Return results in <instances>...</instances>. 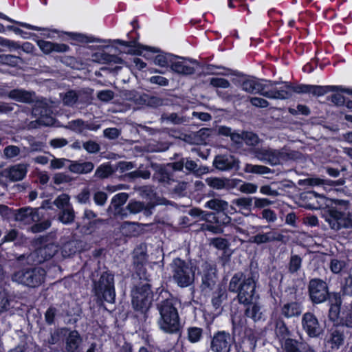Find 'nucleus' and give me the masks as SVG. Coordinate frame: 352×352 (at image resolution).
Masks as SVG:
<instances>
[{
  "label": "nucleus",
  "instance_id": "obj_1",
  "mask_svg": "<svg viewBox=\"0 0 352 352\" xmlns=\"http://www.w3.org/2000/svg\"><path fill=\"white\" fill-rule=\"evenodd\" d=\"M278 85H280L278 82L249 78L245 80L241 86L242 89L248 93L259 94L270 99L284 100L288 98L291 95V87L288 84L284 82L277 88Z\"/></svg>",
  "mask_w": 352,
  "mask_h": 352
},
{
  "label": "nucleus",
  "instance_id": "obj_2",
  "mask_svg": "<svg viewBox=\"0 0 352 352\" xmlns=\"http://www.w3.org/2000/svg\"><path fill=\"white\" fill-rule=\"evenodd\" d=\"M242 274H235L230 280L229 289L232 292H238V299L241 303L248 305L257 301L258 295L255 292L256 277L250 276L241 280Z\"/></svg>",
  "mask_w": 352,
  "mask_h": 352
},
{
  "label": "nucleus",
  "instance_id": "obj_3",
  "mask_svg": "<svg viewBox=\"0 0 352 352\" xmlns=\"http://www.w3.org/2000/svg\"><path fill=\"white\" fill-rule=\"evenodd\" d=\"M177 303V300L170 298L162 302L158 306L160 314L158 326L165 333H174L179 331V318L176 308Z\"/></svg>",
  "mask_w": 352,
  "mask_h": 352
},
{
  "label": "nucleus",
  "instance_id": "obj_4",
  "mask_svg": "<svg viewBox=\"0 0 352 352\" xmlns=\"http://www.w3.org/2000/svg\"><path fill=\"white\" fill-rule=\"evenodd\" d=\"M45 276V270L40 267L23 269L14 273L12 280L19 284L35 287L43 282Z\"/></svg>",
  "mask_w": 352,
  "mask_h": 352
},
{
  "label": "nucleus",
  "instance_id": "obj_5",
  "mask_svg": "<svg viewBox=\"0 0 352 352\" xmlns=\"http://www.w3.org/2000/svg\"><path fill=\"white\" fill-rule=\"evenodd\" d=\"M171 268L173 278L179 287H185L191 285L195 278V272L191 266L180 258L173 261Z\"/></svg>",
  "mask_w": 352,
  "mask_h": 352
},
{
  "label": "nucleus",
  "instance_id": "obj_6",
  "mask_svg": "<svg viewBox=\"0 0 352 352\" xmlns=\"http://www.w3.org/2000/svg\"><path fill=\"white\" fill-rule=\"evenodd\" d=\"M132 305L140 314L146 313L152 302L153 295L148 284L135 287L132 291Z\"/></svg>",
  "mask_w": 352,
  "mask_h": 352
},
{
  "label": "nucleus",
  "instance_id": "obj_7",
  "mask_svg": "<svg viewBox=\"0 0 352 352\" xmlns=\"http://www.w3.org/2000/svg\"><path fill=\"white\" fill-rule=\"evenodd\" d=\"M94 290L96 296H102L105 301L113 303L116 296L113 276L108 272L103 273L99 281L94 284Z\"/></svg>",
  "mask_w": 352,
  "mask_h": 352
},
{
  "label": "nucleus",
  "instance_id": "obj_8",
  "mask_svg": "<svg viewBox=\"0 0 352 352\" xmlns=\"http://www.w3.org/2000/svg\"><path fill=\"white\" fill-rule=\"evenodd\" d=\"M255 157L260 161L271 165H276L287 159L285 150H275L270 148H261L255 150Z\"/></svg>",
  "mask_w": 352,
  "mask_h": 352
},
{
  "label": "nucleus",
  "instance_id": "obj_9",
  "mask_svg": "<svg viewBox=\"0 0 352 352\" xmlns=\"http://www.w3.org/2000/svg\"><path fill=\"white\" fill-rule=\"evenodd\" d=\"M234 342V338L225 331L214 333L210 341V349L213 352H229Z\"/></svg>",
  "mask_w": 352,
  "mask_h": 352
},
{
  "label": "nucleus",
  "instance_id": "obj_10",
  "mask_svg": "<svg viewBox=\"0 0 352 352\" xmlns=\"http://www.w3.org/2000/svg\"><path fill=\"white\" fill-rule=\"evenodd\" d=\"M327 221L330 227L336 230L352 228V214L350 212L344 214L336 209H332L329 211Z\"/></svg>",
  "mask_w": 352,
  "mask_h": 352
},
{
  "label": "nucleus",
  "instance_id": "obj_11",
  "mask_svg": "<svg viewBox=\"0 0 352 352\" xmlns=\"http://www.w3.org/2000/svg\"><path fill=\"white\" fill-rule=\"evenodd\" d=\"M14 220L19 223L20 226L30 225L40 221L41 215L39 208L30 207L21 208L14 210Z\"/></svg>",
  "mask_w": 352,
  "mask_h": 352
},
{
  "label": "nucleus",
  "instance_id": "obj_12",
  "mask_svg": "<svg viewBox=\"0 0 352 352\" xmlns=\"http://www.w3.org/2000/svg\"><path fill=\"white\" fill-rule=\"evenodd\" d=\"M201 274V288L204 291H211L217 282L216 268L207 262L202 263L200 269Z\"/></svg>",
  "mask_w": 352,
  "mask_h": 352
},
{
  "label": "nucleus",
  "instance_id": "obj_13",
  "mask_svg": "<svg viewBox=\"0 0 352 352\" xmlns=\"http://www.w3.org/2000/svg\"><path fill=\"white\" fill-rule=\"evenodd\" d=\"M309 295L315 303H321L325 301L328 295L327 283L319 279H313L309 283Z\"/></svg>",
  "mask_w": 352,
  "mask_h": 352
},
{
  "label": "nucleus",
  "instance_id": "obj_14",
  "mask_svg": "<svg viewBox=\"0 0 352 352\" xmlns=\"http://www.w3.org/2000/svg\"><path fill=\"white\" fill-rule=\"evenodd\" d=\"M195 61L182 57L173 56L170 65V69L179 75L187 76L195 73L193 65Z\"/></svg>",
  "mask_w": 352,
  "mask_h": 352
},
{
  "label": "nucleus",
  "instance_id": "obj_15",
  "mask_svg": "<svg viewBox=\"0 0 352 352\" xmlns=\"http://www.w3.org/2000/svg\"><path fill=\"white\" fill-rule=\"evenodd\" d=\"M302 325L303 329L310 337H318L322 332V327L317 318L311 313L307 312L303 315Z\"/></svg>",
  "mask_w": 352,
  "mask_h": 352
},
{
  "label": "nucleus",
  "instance_id": "obj_16",
  "mask_svg": "<svg viewBox=\"0 0 352 352\" xmlns=\"http://www.w3.org/2000/svg\"><path fill=\"white\" fill-rule=\"evenodd\" d=\"M58 250V247L54 243H49L37 249L33 254L32 258H36L35 261L42 263L52 258Z\"/></svg>",
  "mask_w": 352,
  "mask_h": 352
},
{
  "label": "nucleus",
  "instance_id": "obj_17",
  "mask_svg": "<svg viewBox=\"0 0 352 352\" xmlns=\"http://www.w3.org/2000/svg\"><path fill=\"white\" fill-rule=\"evenodd\" d=\"M28 166L25 164H17L13 165L3 171L5 177L11 181L16 182L22 180L26 175Z\"/></svg>",
  "mask_w": 352,
  "mask_h": 352
},
{
  "label": "nucleus",
  "instance_id": "obj_18",
  "mask_svg": "<svg viewBox=\"0 0 352 352\" xmlns=\"http://www.w3.org/2000/svg\"><path fill=\"white\" fill-rule=\"evenodd\" d=\"M214 166L221 170L239 167V161L232 155H219L214 160Z\"/></svg>",
  "mask_w": 352,
  "mask_h": 352
},
{
  "label": "nucleus",
  "instance_id": "obj_19",
  "mask_svg": "<svg viewBox=\"0 0 352 352\" xmlns=\"http://www.w3.org/2000/svg\"><path fill=\"white\" fill-rule=\"evenodd\" d=\"M36 43L40 50L45 54H48L52 52H66L69 50V46L63 43H56L44 40H38Z\"/></svg>",
  "mask_w": 352,
  "mask_h": 352
},
{
  "label": "nucleus",
  "instance_id": "obj_20",
  "mask_svg": "<svg viewBox=\"0 0 352 352\" xmlns=\"http://www.w3.org/2000/svg\"><path fill=\"white\" fill-rule=\"evenodd\" d=\"M331 303L329 316L331 320L338 322L341 311L342 300L340 294L333 293L329 296Z\"/></svg>",
  "mask_w": 352,
  "mask_h": 352
},
{
  "label": "nucleus",
  "instance_id": "obj_21",
  "mask_svg": "<svg viewBox=\"0 0 352 352\" xmlns=\"http://www.w3.org/2000/svg\"><path fill=\"white\" fill-rule=\"evenodd\" d=\"M205 207L217 212H227L230 214L236 212V209L221 199H212L205 204Z\"/></svg>",
  "mask_w": 352,
  "mask_h": 352
},
{
  "label": "nucleus",
  "instance_id": "obj_22",
  "mask_svg": "<svg viewBox=\"0 0 352 352\" xmlns=\"http://www.w3.org/2000/svg\"><path fill=\"white\" fill-rule=\"evenodd\" d=\"M343 332L338 329H331L327 339V346L332 350H338L344 344Z\"/></svg>",
  "mask_w": 352,
  "mask_h": 352
},
{
  "label": "nucleus",
  "instance_id": "obj_23",
  "mask_svg": "<svg viewBox=\"0 0 352 352\" xmlns=\"http://www.w3.org/2000/svg\"><path fill=\"white\" fill-rule=\"evenodd\" d=\"M340 91L352 95V90L344 89L340 86H318L311 85L310 93L315 96H321L330 91Z\"/></svg>",
  "mask_w": 352,
  "mask_h": 352
},
{
  "label": "nucleus",
  "instance_id": "obj_24",
  "mask_svg": "<svg viewBox=\"0 0 352 352\" xmlns=\"http://www.w3.org/2000/svg\"><path fill=\"white\" fill-rule=\"evenodd\" d=\"M81 338L76 331H71L66 340V350L67 352H79Z\"/></svg>",
  "mask_w": 352,
  "mask_h": 352
},
{
  "label": "nucleus",
  "instance_id": "obj_25",
  "mask_svg": "<svg viewBox=\"0 0 352 352\" xmlns=\"http://www.w3.org/2000/svg\"><path fill=\"white\" fill-rule=\"evenodd\" d=\"M281 235L272 230L266 233H260L253 236L250 241L256 244L265 243L274 241H280Z\"/></svg>",
  "mask_w": 352,
  "mask_h": 352
},
{
  "label": "nucleus",
  "instance_id": "obj_26",
  "mask_svg": "<svg viewBox=\"0 0 352 352\" xmlns=\"http://www.w3.org/2000/svg\"><path fill=\"white\" fill-rule=\"evenodd\" d=\"M301 312L302 307L300 305L296 302L286 303L281 309L282 314L286 318L298 316Z\"/></svg>",
  "mask_w": 352,
  "mask_h": 352
},
{
  "label": "nucleus",
  "instance_id": "obj_27",
  "mask_svg": "<svg viewBox=\"0 0 352 352\" xmlns=\"http://www.w3.org/2000/svg\"><path fill=\"white\" fill-rule=\"evenodd\" d=\"M217 132L219 135L230 137L231 140L236 144H241L243 142V133L240 134L237 132H234L229 127L221 126L217 129Z\"/></svg>",
  "mask_w": 352,
  "mask_h": 352
},
{
  "label": "nucleus",
  "instance_id": "obj_28",
  "mask_svg": "<svg viewBox=\"0 0 352 352\" xmlns=\"http://www.w3.org/2000/svg\"><path fill=\"white\" fill-rule=\"evenodd\" d=\"M284 346L286 352H314L308 346L293 339H287Z\"/></svg>",
  "mask_w": 352,
  "mask_h": 352
},
{
  "label": "nucleus",
  "instance_id": "obj_29",
  "mask_svg": "<svg viewBox=\"0 0 352 352\" xmlns=\"http://www.w3.org/2000/svg\"><path fill=\"white\" fill-rule=\"evenodd\" d=\"M94 168V164L89 162L82 163L73 162L69 166L70 171L78 174H86L90 173L92 171Z\"/></svg>",
  "mask_w": 352,
  "mask_h": 352
},
{
  "label": "nucleus",
  "instance_id": "obj_30",
  "mask_svg": "<svg viewBox=\"0 0 352 352\" xmlns=\"http://www.w3.org/2000/svg\"><path fill=\"white\" fill-rule=\"evenodd\" d=\"M128 197V195L125 192H121L114 195L111 199L109 210H112L113 208H114V214H118L119 213L120 207L126 203Z\"/></svg>",
  "mask_w": 352,
  "mask_h": 352
},
{
  "label": "nucleus",
  "instance_id": "obj_31",
  "mask_svg": "<svg viewBox=\"0 0 352 352\" xmlns=\"http://www.w3.org/2000/svg\"><path fill=\"white\" fill-rule=\"evenodd\" d=\"M205 182L210 188L216 190L228 188L229 186V179L226 178L210 177H207Z\"/></svg>",
  "mask_w": 352,
  "mask_h": 352
},
{
  "label": "nucleus",
  "instance_id": "obj_32",
  "mask_svg": "<svg viewBox=\"0 0 352 352\" xmlns=\"http://www.w3.org/2000/svg\"><path fill=\"white\" fill-rule=\"evenodd\" d=\"M8 96L11 99L21 102H30L32 100V94L21 89H14L10 91Z\"/></svg>",
  "mask_w": 352,
  "mask_h": 352
},
{
  "label": "nucleus",
  "instance_id": "obj_33",
  "mask_svg": "<svg viewBox=\"0 0 352 352\" xmlns=\"http://www.w3.org/2000/svg\"><path fill=\"white\" fill-rule=\"evenodd\" d=\"M250 306L246 309L245 314L248 317L252 318L254 321L261 319L263 312L261 307L257 301L250 304Z\"/></svg>",
  "mask_w": 352,
  "mask_h": 352
},
{
  "label": "nucleus",
  "instance_id": "obj_34",
  "mask_svg": "<svg viewBox=\"0 0 352 352\" xmlns=\"http://www.w3.org/2000/svg\"><path fill=\"white\" fill-rule=\"evenodd\" d=\"M33 113L35 116L40 114V117L37 120L39 125L51 126L54 124V118L47 114L46 109L43 113V111H40L38 107H35L33 109Z\"/></svg>",
  "mask_w": 352,
  "mask_h": 352
},
{
  "label": "nucleus",
  "instance_id": "obj_35",
  "mask_svg": "<svg viewBox=\"0 0 352 352\" xmlns=\"http://www.w3.org/2000/svg\"><path fill=\"white\" fill-rule=\"evenodd\" d=\"M139 227L138 223L126 221L121 226V232L126 236H135L139 234Z\"/></svg>",
  "mask_w": 352,
  "mask_h": 352
},
{
  "label": "nucleus",
  "instance_id": "obj_36",
  "mask_svg": "<svg viewBox=\"0 0 352 352\" xmlns=\"http://www.w3.org/2000/svg\"><path fill=\"white\" fill-rule=\"evenodd\" d=\"M75 218L74 210L72 207L60 210L58 214V220L64 223L69 224L74 221Z\"/></svg>",
  "mask_w": 352,
  "mask_h": 352
},
{
  "label": "nucleus",
  "instance_id": "obj_37",
  "mask_svg": "<svg viewBox=\"0 0 352 352\" xmlns=\"http://www.w3.org/2000/svg\"><path fill=\"white\" fill-rule=\"evenodd\" d=\"M153 206H154L153 205L150 206L149 208H147L142 202L132 201L128 204L127 208L129 210V212L133 214H137L144 210V214L146 215H148L151 213L150 211V208H153Z\"/></svg>",
  "mask_w": 352,
  "mask_h": 352
},
{
  "label": "nucleus",
  "instance_id": "obj_38",
  "mask_svg": "<svg viewBox=\"0 0 352 352\" xmlns=\"http://www.w3.org/2000/svg\"><path fill=\"white\" fill-rule=\"evenodd\" d=\"M352 320V311L349 307H342L340 311L338 322H336L338 324H342L346 326H349L351 323Z\"/></svg>",
  "mask_w": 352,
  "mask_h": 352
},
{
  "label": "nucleus",
  "instance_id": "obj_39",
  "mask_svg": "<svg viewBox=\"0 0 352 352\" xmlns=\"http://www.w3.org/2000/svg\"><path fill=\"white\" fill-rule=\"evenodd\" d=\"M275 333L280 340L289 339V332L283 320H278L276 323Z\"/></svg>",
  "mask_w": 352,
  "mask_h": 352
},
{
  "label": "nucleus",
  "instance_id": "obj_40",
  "mask_svg": "<svg viewBox=\"0 0 352 352\" xmlns=\"http://www.w3.org/2000/svg\"><path fill=\"white\" fill-rule=\"evenodd\" d=\"M173 56L172 54H157L154 58V63L160 67H170Z\"/></svg>",
  "mask_w": 352,
  "mask_h": 352
},
{
  "label": "nucleus",
  "instance_id": "obj_41",
  "mask_svg": "<svg viewBox=\"0 0 352 352\" xmlns=\"http://www.w3.org/2000/svg\"><path fill=\"white\" fill-rule=\"evenodd\" d=\"M54 204L60 210L72 207L70 204V197L67 194H61L54 201Z\"/></svg>",
  "mask_w": 352,
  "mask_h": 352
},
{
  "label": "nucleus",
  "instance_id": "obj_42",
  "mask_svg": "<svg viewBox=\"0 0 352 352\" xmlns=\"http://www.w3.org/2000/svg\"><path fill=\"white\" fill-rule=\"evenodd\" d=\"M244 171L246 173L263 175L269 173L270 172V169L262 165H252L247 164L244 168Z\"/></svg>",
  "mask_w": 352,
  "mask_h": 352
},
{
  "label": "nucleus",
  "instance_id": "obj_43",
  "mask_svg": "<svg viewBox=\"0 0 352 352\" xmlns=\"http://www.w3.org/2000/svg\"><path fill=\"white\" fill-rule=\"evenodd\" d=\"M21 62L19 57L10 55V54H2L0 55V63L8 65L9 66L15 67Z\"/></svg>",
  "mask_w": 352,
  "mask_h": 352
},
{
  "label": "nucleus",
  "instance_id": "obj_44",
  "mask_svg": "<svg viewBox=\"0 0 352 352\" xmlns=\"http://www.w3.org/2000/svg\"><path fill=\"white\" fill-rule=\"evenodd\" d=\"M113 169L111 166L108 164H102L97 168L95 172V176L98 178H106L108 177L113 173Z\"/></svg>",
  "mask_w": 352,
  "mask_h": 352
},
{
  "label": "nucleus",
  "instance_id": "obj_45",
  "mask_svg": "<svg viewBox=\"0 0 352 352\" xmlns=\"http://www.w3.org/2000/svg\"><path fill=\"white\" fill-rule=\"evenodd\" d=\"M184 167L188 170L193 171L197 175L204 174L208 172V168H197V164L195 162L188 159H184Z\"/></svg>",
  "mask_w": 352,
  "mask_h": 352
},
{
  "label": "nucleus",
  "instance_id": "obj_46",
  "mask_svg": "<svg viewBox=\"0 0 352 352\" xmlns=\"http://www.w3.org/2000/svg\"><path fill=\"white\" fill-rule=\"evenodd\" d=\"M0 18L3 19L4 20H6L8 21H10V22H14V23H18L21 27H23V28L29 29V30H36V31H45V32L47 31V30L46 28L34 26V25H30V24L26 23L16 22L1 12H0Z\"/></svg>",
  "mask_w": 352,
  "mask_h": 352
},
{
  "label": "nucleus",
  "instance_id": "obj_47",
  "mask_svg": "<svg viewBox=\"0 0 352 352\" xmlns=\"http://www.w3.org/2000/svg\"><path fill=\"white\" fill-rule=\"evenodd\" d=\"M345 265L346 263L344 260L333 258L330 261L329 267L333 273L338 274L343 270Z\"/></svg>",
  "mask_w": 352,
  "mask_h": 352
},
{
  "label": "nucleus",
  "instance_id": "obj_48",
  "mask_svg": "<svg viewBox=\"0 0 352 352\" xmlns=\"http://www.w3.org/2000/svg\"><path fill=\"white\" fill-rule=\"evenodd\" d=\"M96 214L91 210H85L84 212V223H89L90 226V228H89L87 230V232H91V230H90L94 227V226L96 224Z\"/></svg>",
  "mask_w": 352,
  "mask_h": 352
},
{
  "label": "nucleus",
  "instance_id": "obj_49",
  "mask_svg": "<svg viewBox=\"0 0 352 352\" xmlns=\"http://www.w3.org/2000/svg\"><path fill=\"white\" fill-rule=\"evenodd\" d=\"M78 94L74 91H69L64 94L63 96V103L68 106L74 105L78 100Z\"/></svg>",
  "mask_w": 352,
  "mask_h": 352
},
{
  "label": "nucleus",
  "instance_id": "obj_50",
  "mask_svg": "<svg viewBox=\"0 0 352 352\" xmlns=\"http://www.w3.org/2000/svg\"><path fill=\"white\" fill-rule=\"evenodd\" d=\"M253 198L241 197L232 201V204L236 205L241 209H249L252 204Z\"/></svg>",
  "mask_w": 352,
  "mask_h": 352
},
{
  "label": "nucleus",
  "instance_id": "obj_51",
  "mask_svg": "<svg viewBox=\"0 0 352 352\" xmlns=\"http://www.w3.org/2000/svg\"><path fill=\"white\" fill-rule=\"evenodd\" d=\"M20 153V148L14 145L6 146L3 150V155L7 159H12L18 156Z\"/></svg>",
  "mask_w": 352,
  "mask_h": 352
},
{
  "label": "nucleus",
  "instance_id": "obj_52",
  "mask_svg": "<svg viewBox=\"0 0 352 352\" xmlns=\"http://www.w3.org/2000/svg\"><path fill=\"white\" fill-rule=\"evenodd\" d=\"M202 330L200 328L192 327L188 329V339L191 342H197L201 338Z\"/></svg>",
  "mask_w": 352,
  "mask_h": 352
},
{
  "label": "nucleus",
  "instance_id": "obj_53",
  "mask_svg": "<svg viewBox=\"0 0 352 352\" xmlns=\"http://www.w3.org/2000/svg\"><path fill=\"white\" fill-rule=\"evenodd\" d=\"M210 84L217 88L226 89L230 87L229 81L223 78H212L210 79Z\"/></svg>",
  "mask_w": 352,
  "mask_h": 352
},
{
  "label": "nucleus",
  "instance_id": "obj_54",
  "mask_svg": "<svg viewBox=\"0 0 352 352\" xmlns=\"http://www.w3.org/2000/svg\"><path fill=\"white\" fill-rule=\"evenodd\" d=\"M257 185L253 183L244 182L239 187V190L245 194H253L257 191Z\"/></svg>",
  "mask_w": 352,
  "mask_h": 352
},
{
  "label": "nucleus",
  "instance_id": "obj_55",
  "mask_svg": "<svg viewBox=\"0 0 352 352\" xmlns=\"http://www.w3.org/2000/svg\"><path fill=\"white\" fill-rule=\"evenodd\" d=\"M243 142L248 145L253 146L258 142V138L252 132H245L243 133Z\"/></svg>",
  "mask_w": 352,
  "mask_h": 352
},
{
  "label": "nucleus",
  "instance_id": "obj_56",
  "mask_svg": "<svg viewBox=\"0 0 352 352\" xmlns=\"http://www.w3.org/2000/svg\"><path fill=\"white\" fill-rule=\"evenodd\" d=\"M342 289L344 294L352 296V274L349 275L344 279Z\"/></svg>",
  "mask_w": 352,
  "mask_h": 352
},
{
  "label": "nucleus",
  "instance_id": "obj_57",
  "mask_svg": "<svg viewBox=\"0 0 352 352\" xmlns=\"http://www.w3.org/2000/svg\"><path fill=\"white\" fill-rule=\"evenodd\" d=\"M254 204L255 208H263L272 205L274 202L267 198L254 197Z\"/></svg>",
  "mask_w": 352,
  "mask_h": 352
},
{
  "label": "nucleus",
  "instance_id": "obj_58",
  "mask_svg": "<svg viewBox=\"0 0 352 352\" xmlns=\"http://www.w3.org/2000/svg\"><path fill=\"white\" fill-rule=\"evenodd\" d=\"M51 226V223L50 221L46 220L41 223H36L35 225L31 227V230L32 232H40L45 230Z\"/></svg>",
  "mask_w": 352,
  "mask_h": 352
},
{
  "label": "nucleus",
  "instance_id": "obj_59",
  "mask_svg": "<svg viewBox=\"0 0 352 352\" xmlns=\"http://www.w3.org/2000/svg\"><path fill=\"white\" fill-rule=\"evenodd\" d=\"M301 266V258L298 256H293L291 258L289 263V271L291 272H297Z\"/></svg>",
  "mask_w": 352,
  "mask_h": 352
},
{
  "label": "nucleus",
  "instance_id": "obj_60",
  "mask_svg": "<svg viewBox=\"0 0 352 352\" xmlns=\"http://www.w3.org/2000/svg\"><path fill=\"white\" fill-rule=\"evenodd\" d=\"M83 148L90 153H95L99 151L100 146L98 143L94 141H88L83 144Z\"/></svg>",
  "mask_w": 352,
  "mask_h": 352
},
{
  "label": "nucleus",
  "instance_id": "obj_61",
  "mask_svg": "<svg viewBox=\"0 0 352 352\" xmlns=\"http://www.w3.org/2000/svg\"><path fill=\"white\" fill-rule=\"evenodd\" d=\"M262 218L267 222H274L277 219L276 213L270 209H264L262 212Z\"/></svg>",
  "mask_w": 352,
  "mask_h": 352
},
{
  "label": "nucleus",
  "instance_id": "obj_62",
  "mask_svg": "<svg viewBox=\"0 0 352 352\" xmlns=\"http://www.w3.org/2000/svg\"><path fill=\"white\" fill-rule=\"evenodd\" d=\"M89 190L85 188L76 196V199L80 204H86L89 200Z\"/></svg>",
  "mask_w": 352,
  "mask_h": 352
},
{
  "label": "nucleus",
  "instance_id": "obj_63",
  "mask_svg": "<svg viewBox=\"0 0 352 352\" xmlns=\"http://www.w3.org/2000/svg\"><path fill=\"white\" fill-rule=\"evenodd\" d=\"M260 192L263 195L272 197H276L279 195L278 192L276 190L273 189L270 185L262 186L260 188Z\"/></svg>",
  "mask_w": 352,
  "mask_h": 352
},
{
  "label": "nucleus",
  "instance_id": "obj_64",
  "mask_svg": "<svg viewBox=\"0 0 352 352\" xmlns=\"http://www.w3.org/2000/svg\"><path fill=\"white\" fill-rule=\"evenodd\" d=\"M98 98L104 102H109L113 98V92L111 90H102L98 93Z\"/></svg>",
  "mask_w": 352,
  "mask_h": 352
}]
</instances>
